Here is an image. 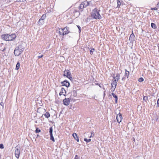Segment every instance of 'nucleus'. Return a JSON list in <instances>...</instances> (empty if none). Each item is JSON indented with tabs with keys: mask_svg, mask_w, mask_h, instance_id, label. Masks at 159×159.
I'll return each instance as SVG.
<instances>
[{
	"mask_svg": "<svg viewBox=\"0 0 159 159\" xmlns=\"http://www.w3.org/2000/svg\"><path fill=\"white\" fill-rule=\"evenodd\" d=\"M72 94L73 96L74 97H75L76 96V92L75 90H73L72 92Z\"/></svg>",
	"mask_w": 159,
	"mask_h": 159,
	"instance_id": "nucleus-30",
	"label": "nucleus"
},
{
	"mask_svg": "<svg viewBox=\"0 0 159 159\" xmlns=\"http://www.w3.org/2000/svg\"><path fill=\"white\" fill-rule=\"evenodd\" d=\"M112 96L115 98V102H117L118 97L114 93H111Z\"/></svg>",
	"mask_w": 159,
	"mask_h": 159,
	"instance_id": "nucleus-18",
	"label": "nucleus"
},
{
	"mask_svg": "<svg viewBox=\"0 0 159 159\" xmlns=\"http://www.w3.org/2000/svg\"><path fill=\"white\" fill-rule=\"evenodd\" d=\"M68 28L66 26L65 27L62 29L61 30L62 31H63L62 32V35L64 36L65 34H66L69 33V31L68 30Z\"/></svg>",
	"mask_w": 159,
	"mask_h": 159,
	"instance_id": "nucleus-6",
	"label": "nucleus"
},
{
	"mask_svg": "<svg viewBox=\"0 0 159 159\" xmlns=\"http://www.w3.org/2000/svg\"><path fill=\"white\" fill-rule=\"evenodd\" d=\"M62 29L61 28H58V30H57V31L59 33V34L60 35H62V32L63 31H62L61 30Z\"/></svg>",
	"mask_w": 159,
	"mask_h": 159,
	"instance_id": "nucleus-21",
	"label": "nucleus"
},
{
	"mask_svg": "<svg viewBox=\"0 0 159 159\" xmlns=\"http://www.w3.org/2000/svg\"><path fill=\"white\" fill-rule=\"evenodd\" d=\"M97 84L98 85H99V86H100V87H101V86L100 85V84L99 85L98 83H97V84Z\"/></svg>",
	"mask_w": 159,
	"mask_h": 159,
	"instance_id": "nucleus-45",
	"label": "nucleus"
},
{
	"mask_svg": "<svg viewBox=\"0 0 159 159\" xmlns=\"http://www.w3.org/2000/svg\"><path fill=\"white\" fill-rule=\"evenodd\" d=\"M77 26L79 30V33L81 31V27L79 25H77Z\"/></svg>",
	"mask_w": 159,
	"mask_h": 159,
	"instance_id": "nucleus-35",
	"label": "nucleus"
},
{
	"mask_svg": "<svg viewBox=\"0 0 159 159\" xmlns=\"http://www.w3.org/2000/svg\"><path fill=\"white\" fill-rule=\"evenodd\" d=\"M61 84L62 86H65L67 87H69L70 85L69 82L66 80L61 82Z\"/></svg>",
	"mask_w": 159,
	"mask_h": 159,
	"instance_id": "nucleus-9",
	"label": "nucleus"
},
{
	"mask_svg": "<svg viewBox=\"0 0 159 159\" xmlns=\"http://www.w3.org/2000/svg\"><path fill=\"white\" fill-rule=\"evenodd\" d=\"M43 55H42L41 56H38V57L39 58H41L42 57H43Z\"/></svg>",
	"mask_w": 159,
	"mask_h": 159,
	"instance_id": "nucleus-40",
	"label": "nucleus"
},
{
	"mask_svg": "<svg viewBox=\"0 0 159 159\" xmlns=\"http://www.w3.org/2000/svg\"><path fill=\"white\" fill-rule=\"evenodd\" d=\"M72 136L76 140V141L78 142H79V139L78 137L77 136V134L76 133H74L72 134Z\"/></svg>",
	"mask_w": 159,
	"mask_h": 159,
	"instance_id": "nucleus-15",
	"label": "nucleus"
},
{
	"mask_svg": "<svg viewBox=\"0 0 159 159\" xmlns=\"http://www.w3.org/2000/svg\"><path fill=\"white\" fill-rule=\"evenodd\" d=\"M157 47L158 48V50H159V44H158Z\"/></svg>",
	"mask_w": 159,
	"mask_h": 159,
	"instance_id": "nucleus-44",
	"label": "nucleus"
},
{
	"mask_svg": "<svg viewBox=\"0 0 159 159\" xmlns=\"http://www.w3.org/2000/svg\"><path fill=\"white\" fill-rule=\"evenodd\" d=\"M66 93V92L65 89L63 88H62L61 89V91L59 93V95L61 96L63 94L64 96H65V94Z\"/></svg>",
	"mask_w": 159,
	"mask_h": 159,
	"instance_id": "nucleus-12",
	"label": "nucleus"
},
{
	"mask_svg": "<svg viewBox=\"0 0 159 159\" xmlns=\"http://www.w3.org/2000/svg\"><path fill=\"white\" fill-rule=\"evenodd\" d=\"M144 80L141 77L139 79L138 81L139 82H142Z\"/></svg>",
	"mask_w": 159,
	"mask_h": 159,
	"instance_id": "nucleus-34",
	"label": "nucleus"
},
{
	"mask_svg": "<svg viewBox=\"0 0 159 159\" xmlns=\"http://www.w3.org/2000/svg\"><path fill=\"white\" fill-rule=\"evenodd\" d=\"M63 76H66L71 80H72L70 72L69 70H66L64 71Z\"/></svg>",
	"mask_w": 159,
	"mask_h": 159,
	"instance_id": "nucleus-2",
	"label": "nucleus"
},
{
	"mask_svg": "<svg viewBox=\"0 0 159 159\" xmlns=\"http://www.w3.org/2000/svg\"><path fill=\"white\" fill-rule=\"evenodd\" d=\"M92 134L91 133V136L89 137V138H91V137H92Z\"/></svg>",
	"mask_w": 159,
	"mask_h": 159,
	"instance_id": "nucleus-46",
	"label": "nucleus"
},
{
	"mask_svg": "<svg viewBox=\"0 0 159 159\" xmlns=\"http://www.w3.org/2000/svg\"><path fill=\"white\" fill-rule=\"evenodd\" d=\"M44 20H41L40 19L38 21V24L40 25H43L44 23Z\"/></svg>",
	"mask_w": 159,
	"mask_h": 159,
	"instance_id": "nucleus-20",
	"label": "nucleus"
},
{
	"mask_svg": "<svg viewBox=\"0 0 159 159\" xmlns=\"http://www.w3.org/2000/svg\"><path fill=\"white\" fill-rule=\"evenodd\" d=\"M84 141H86L87 143H89L91 141V139H87L86 138H84Z\"/></svg>",
	"mask_w": 159,
	"mask_h": 159,
	"instance_id": "nucleus-29",
	"label": "nucleus"
},
{
	"mask_svg": "<svg viewBox=\"0 0 159 159\" xmlns=\"http://www.w3.org/2000/svg\"><path fill=\"white\" fill-rule=\"evenodd\" d=\"M121 2L120 1H117V7H119L121 5Z\"/></svg>",
	"mask_w": 159,
	"mask_h": 159,
	"instance_id": "nucleus-32",
	"label": "nucleus"
},
{
	"mask_svg": "<svg viewBox=\"0 0 159 159\" xmlns=\"http://www.w3.org/2000/svg\"><path fill=\"white\" fill-rule=\"evenodd\" d=\"M50 114L49 112H46L44 114V116L46 118H48L50 116Z\"/></svg>",
	"mask_w": 159,
	"mask_h": 159,
	"instance_id": "nucleus-22",
	"label": "nucleus"
},
{
	"mask_svg": "<svg viewBox=\"0 0 159 159\" xmlns=\"http://www.w3.org/2000/svg\"><path fill=\"white\" fill-rule=\"evenodd\" d=\"M100 10L95 8L93 10L92 12L91 16L92 17L96 19H102V16L99 13Z\"/></svg>",
	"mask_w": 159,
	"mask_h": 159,
	"instance_id": "nucleus-1",
	"label": "nucleus"
},
{
	"mask_svg": "<svg viewBox=\"0 0 159 159\" xmlns=\"http://www.w3.org/2000/svg\"><path fill=\"white\" fill-rule=\"evenodd\" d=\"M84 7H84V5L82 3L80 4V5L79 6L80 8V9H83V8H84Z\"/></svg>",
	"mask_w": 159,
	"mask_h": 159,
	"instance_id": "nucleus-28",
	"label": "nucleus"
},
{
	"mask_svg": "<svg viewBox=\"0 0 159 159\" xmlns=\"http://www.w3.org/2000/svg\"><path fill=\"white\" fill-rule=\"evenodd\" d=\"M90 2H88L86 1H85L82 2V3L85 7L90 5Z\"/></svg>",
	"mask_w": 159,
	"mask_h": 159,
	"instance_id": "nucleus-14",
	"label": "nucleus"
},
{
	"mask_svg": "<svg viewBox=\"0 0 159 159\" xmlns=\"http://www.w3.org/2000/svg\"><path fill=\"white\" fill-rule=\"evenodd\" d=\"M41 130L40 129H39L38 128H36V130L35 132L36 133H38L40 132Z\"/></svg>",
	"mask_w": 159,
	"mask_h": 159,
	"instance_id": "nucleus-31",
	"label": "nucleus"
},
{
	"mask_svg": "<svg viewBox=\"0 0 159 159\" xmlns=\"http://www.w3.org/2000/svg\"><path fill=\"white\" fill-rule=\"evenodd\" d=\"M129 72L126 69H125V76L127 77V78L129 77Z\"/></svg>",
	"mask_w": 159,
	"mask_h": 159,
	"instance_id": "nucleus-19",
	"label": "nucleus"
},
{
	"mask_svg": "<svg viewBox=\"0 0 159 159\" xmlns=\"http://www.w3.org/2000/svg\"><path fill=\"white\" fill-rule=\"evenodd\" d=\"M26 1V0H23V1Z\"/></svg>",
	"mask_w": 159,
	"mask_h": 159,
	"instance_id": "nucleus-50",
	"label": "nucleus"
},
{
	"mask_svg": "<svg viewBox=\"0 0 159 159\" xmlns=\"http://www.w3.org/2000/svg\"><path fill=\"white\" fill-rule=\"evenodd\" d=\"M17 1L18 2H24L23 0H17Z\"/></svg>",
	"mask_w": 159,
	"mask_h": 159,
	"instance_id": "nucleus-42",
	"label": "nucleus"
},
{
	"mask_svg": "<svg viewBox=\"0 0 159 159\" xmlns=\"http://www.w3.org/2000/svg\"><path fill=\"white\" fill-rule=\"evenodd\" d=\"M77 157H78V156L77 155H76L75 157V158L74 159H77V158H76Z\"/></svg>",
	"mask_w": 159,
	"mask_h": 159,
	"instance_id": "nucleus-43",
	"label": "nucleus"
},
{
	"mask_svg": "<svg viewBox=\"0 0 159 159\" xmlns=\"http://www.w3.org/2000/svg\"><path fill=\"white\" fill-rule=\"evenodd\" d=\"M16 48H17L18 49H20V50H22V51H23L24 50L25 48L24 46L22 45H20L18 46L17 47H16Z\"/></svg>",
	"mask_w": 159,
	"mask_h": 159,
	"instance_id": "nucleus-17",
	"label": "nucleus"
},
{
	"mask_svg": "<svg viewBox=\"0 0 159 159\" xmlns=\"http://www.w3.org/2000/svg\"><path fill=\"white\" fill-rule=\"evenodd\" d=\"M157 107H159V100H157Z\"/></svg>",
	"mask_w": 159,
	"mask_h": 159,
	"instance_id": "nucleus-38",
	"label": "nucleus"
},
{
	"mask_svg": "<svg viewBox=\"0 0 159 159\" xmlns=\"http://www.w3.org/2000/svg\"><path fill=\"white\" fill-rule=\"evenodd\" d=\"M5 49V48L4 49L2 50V51H3H3H4Z\"/></svg>",
	"mask_w": 159,
	"mask_h": 159,
	"instance_id": "nucleus-48",
	"label": "nucleus"
},
{
	"mask_svg": "<svg viewBox=\"0 0 159 159\" xmlns=\"http://www.w3.org/2000/svg\"><path fill=\"white\" fill-rule=\"evenodd\" d=\"M1 154H0V159H1Z\"/></svg>",
	"mask_w": 159,
	"mask_h": 159,
	"instance_id": "nucleus-49",
	"label": "nucleus"
},
{
	"mask_svg": "<svg viewBox=\"0 0 159 159\" xmlns=\"http://www.w3.org/2000/svg\"><path fill=\"white\" fill-rule=\"evenodd\" d=\"M143 100L145 101L148 100V97L147 96H144L143 98Z\"/></svg>",
	"mask_w": 159,
	"mask_h": 159,
	"instance_id": "nucleus-36",
	"label": "nucleus"
},
{
	"mask_svg": "<svg viewBox=\"0 0 159 159\" xmlns=\"http://www.w3.org/2000/svg\"><path fill=\"white\" fill-rule=\"evenodd\" d=\"M157 5L158 7H159V2L157 4Z\"/></svg>",
	"mask_w": 159,
	"mask_h": 159,
	"instance_id": "nucleus-47",
	"label": "nucleus"
},
{
	"mask_svg": "<svg viewBox=\"0 0 159 159\" xmlns=\"http://www.w3.org/2000/svg\"><path fill=\"white\" fill-rule=\"evenodd\" d=\"M2 39L5 41H9V34H6L2 35Z\"/></svg>",
	"mask_w": 159,
	"mask_h": 159,
	"instance_id": "nucleus-8",
	"label": "nucleus"
},
{
	"mask_svg": "<svg viewBox=\"0 0 159 159\" xmlns=\"http://www.w3.org/2000/svg\"><path fill=\"white\" fill-rule=\"evenodd\" d=\"M120 75L119 74H117L116 77L114 76H113V78L114 79V80L113 81L114 85H115L116 86V83L120 79Z\"/></svg>",
	"mask_w": 159,
	"mask_h": 159,
	"instance_id": "nucleus-4",
	"label": "nucleus"
},
{
	"mask_svg": "<svg viewBox=\"0 0 159 159\" xmlns=\"http://www.w3.org/2000/svg\"><path fill=\"white\" fill-rule=\"evenodd\" d=\"M151 27L154 29H156L157 28V26L155 24L153 23H151Z\"/></svg>",
	"mask_w": 159,
	"mask_h": 159,
	"instance_id": "nucleus-23",
	"label": "nucleus"
},
{
	"mask_svg": "<svg viewBox=\"0 0 159 159\" xmlns=\"http://www.w3.org/2000/svg\"><path fill=\"white\" fill-rule=\"evenodd\" d=\"M134 37L135 36L134 35V34H133V32H132V33L130 35L129 40L131 41H134Z\"/></svg>",
	"mask_w": 159,
	"mask_h": 159,
	"instance_id": "nucleus-13",
	"label": "nucleus"
},
{
	"mask_svg": "<svg viewBox=\"0 0 159 159\" xmlns=\"http://www.w3.org/2000/svg\"><path fill=\"white\" fill-rule=\"evenodd\" d=\"M116 87V86L115 85H114L113 84V82L111 84V90L112 92L114 91L115 88Z\"/></svg>",
	"mask_w": 159,
	"mask_h": 159,
	"instance_id": "nucleus-16",
	"label": "nucleus"
},
{
	"mask_svg": "<svg viewBox=\"0 0 159 159\" xmlns=\"http://www.w3.org/2000/svg\"><path fill=\"white\" fill-rule=\"evenodd\" d=\"M0 105H1L2 106V108H3L4 103H3L2 102H1V103H0Z\"/></svg>",
	"mask_w": 159,
	"mask_h": 159,
	"instance_id": "nucleus-39",
	"label": "nucleus"
},
{
	"mask_svg": "<svg viewBox=\"0 0 159 159\" xmlns=\"http://www.w3.org/2000/svg\"><path fill=\"white\" fill-rule=\"evenodd\" d=\"M116 117L117 121L118 122L120 123L121 122L122 117V115L120 114L119 113L117 115Z\"/></svg>",
	"mask_w": 159,
	"mask_h": 159,
	"instance_id": "nucleus-10",
	"label": "nucleus"
},
{
	"mask_svg": "<svg viewBox=\"0 0 159 159\" xmlns=\"http://www.w3.org/2000/svg\"><path fill=\"white\" fill-rule=\"evenodd\" d=\"M52 131H53V129L52 127H50L49 128V134L50 135L52 134Z\"/></svg>",
	"mask_w": 159,
	"mask_h": 159,
	"instance_id": "nucleus-25",
	"label": "nucleus"
},
{
	"mask_svg": "<svg viewBox=\"0 0 159 159\" xmlns=\"http://www.w3.org/2000/svg\"><path fill=\"white\" fill-rule=\"evenodd\" d=\"M50 139L52 141L54 142L55 141V139H54V137L53 136L52 134L50 135Z\"/></svg>",
	"mask_w": 159,
	"mask_h": 159,
	"instance_id": "nucleus-27",
	"label": "nucleus"
},
{
	"mask_svg": "<svg viewBox=\"0 0 159 159\" xmlns=\"http://www.w3.org/2000/svg\"><path fill=\"white\" fill-rule=\"evenodd\" d=\"M20 147L18 146H16L15 148V154L16 157L17 158H18L20 157Z\"/></svg>",
	"mask_w": 159,
	"mask_h": 159,
	"instance_id": "nucleus-3",
	"label": "nucleus"
},
{
	"mask_svg": "<svg viewBox=\"0 0 159 159\" xmlns=\"http://www.w3.org/2000/svg\"><path fill=\"white\" fill-rule=\"evenodd\" d=\"M16 38V35L15 34H9V41H12Z\"/></svg>",
	"mask_w": 159,
	"mask_h": 159,
	"instance_id": "nucleus-11",
	"label": "nucleus"
},
{
	"mask_svg": "<svg viewBox=\"0 0 159 159\" xmlns=\"http://www.w3.org/2000/svg\"><path fill=\"white\" fill-rule=\"evenodd\" d=\"M4 147L3 145L2 144H0V148L1 149H3L4 148Z\"/></svg>",
	"mask_w": 159,
	"mask_h": 159,
	"instance_id": "nucleus-37",
	"label": "nucleus"
},
{
	"mask_svg": "<svg viewBox=\"0 0 159 159\" xmlns=\"http://www.w3.org/2000/svg\"><path fill=\"white\" fill-rule=\"evenodd\" d=\"M22 52V50H20L19 49H18L17 48H16L14 50V53L16 56H18L21 54Z\"/></svg>",
	"mask_w": 159,
	"mask_h": 159,
	"instance_id": "nucleus-5",
	"label": "nucleus"
},
{
	"mask_svg": "<svg viewBox=\"0 0 159 159\" xmlns=\"http://www.w3.org/2000/svg\"><path fill=\"white\" fill-rule=\"evenodd\" d=\"M95 49L94 48H92L90 51V54L91 55H92L93 53V51H94Z\"/></svg>",
	"mask_w": 159,
	"mask_h": 159,
	"instance_id": "nucleus-33",
	"label": "nucleus"
},
{
	"mask_svg": "<svg viewBox=\"0 0 159 159\" xmlns=\"http://www.w3.org/2000/svg\"><path fill=\"white\" fill-rule=\"evenodd\" d=\"M20 64L19 62H18L17 63L16 65V69L17 70H18V69H19L20 68Z\"/></svg>",
	"mask_w": 159,
	"mask_h": 159,
	"instance_id": "nucleus-24",
	"label": "nucleus"
},
{
	"mask_svg": "<svg viewBox=\"0 0 159 159\" xmlns=\"http://www.w3.org/2000/svg\"><path fill=\"white\" fill-rule=\"evenodd\" d=\"M46 17V14H43L42 16H41V18H40L41 20H44Z\"/></svg>",
	"mask_w": 159,
	"mask_h": 159,
	"instance_id": "nucleus-26",
	"label": "nucleus"
},
{
	"mask_svg": "<svg viewBox=\"0 0 159 159\" xmlns=\"http://www.w3.org/2000/svg\"><path fill=\"white\" fill-rule=\"evenodd\" d=\"M152 10H157V8L156 7H154L152 9Z\"/></svg>",
	"mask_w": 159,
	"mask_h": 159,
	"instance_id": "nucleus-41",
	"label": "nucleus"
},
{
	"mask_svg": "<svg viewBox=\"0 0 159 159\" xmlns=\"http://www.w3.org/2000/svg\"><path fill=\"white\" fill-rule=\"evenodd\" d=\"M70 102V98H65L63 101V104L65 105L68 106L69 105Z\"/></svg>",
	"mask_w": 159,
	"mask_h": 159,
	"instance_id": "nucleus-7",
	"label": "nucleus"
}]
</instances>
